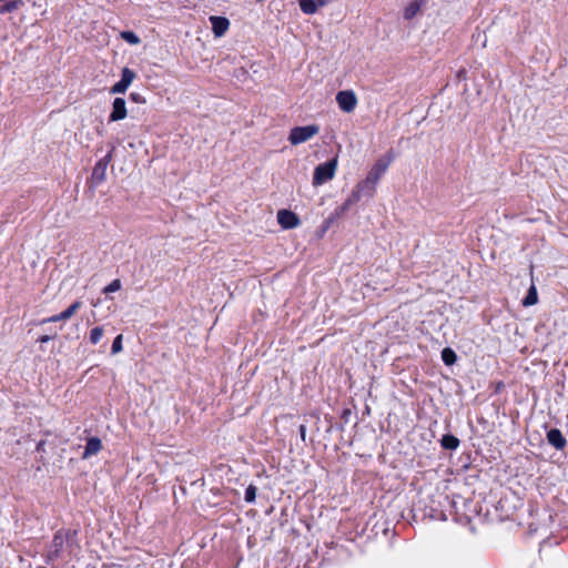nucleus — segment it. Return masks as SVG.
<instances>
[{"mask_svg":"<svg viewBox=\"0 0 568 568\" xmlns=\"http://www.w3.org/2000/svg\"><path fill=\"white\" fill-rule=\"evenodd\" d=\"M120 37L129 44L136 45L141 42V39L133 31H122Z\"/></svg>","mask_w":568,"mask_h":568,"instance_id":"4be33fe9","label":"nucleus"},{"mask_svg":"<svg viewBox=\"0 0 568 568\" xmlns=\"http://www.w3.org/2000/svg\"><path fill=\"white\" fill-rule=\"evenodd\" d=\"M277 222L284 230L295 229L300 225L298 216L288 210H280L277 212Z\"/></svg>","mask_w":568,"mask_h":568,"instance_id":"6e6552de","label":"nucleus"},{"mask_svg":"<svg viewBox=\"0 0 568 568\" xmlns=\"http://www.w3.org/2000/svg\"><path fill=\"white\" fill-rule=\"evenodd\" d=\"M102 448V442L98 437H91L88 439L82 458H89L92 455L98 454Z\"/></svg>","mask_w":568,"mask_h":568,"instance_id":"f8f14e48","label":"nucleus"},{"mask_svg":"<svg viewBox=\"0 0 568 568\" xmlns=\"http://www.w3.org/2000/svg\"><path fill=\"white\" fill-rule=\"evenodd\" d=\"M75 535L74 531H71V530H58L53 537V540L51 542V546H50V549H49V552H48V557L50 559H54V558H58L63 548H64V545L67 542H69L73 536Z\"/></svg>","mask_w":568,"mask_h":568,"instance_id":"7ed1b4c3","label":"nucleus"},{"mask_svg":"<svg viewBox=\"0 0 568 568\" xmlns=\"http://www.w3.org/2000/svg\"><path fill=\"white\" fill-rule=\"evenodd\" d=\"M442 446L445 448V449H449V450H455L458 446H459V439L457 437H455L454 435H444L442 437Z\"/></svg>","mask_w":568,"mask_h":568,"instance_id":"f3484780","label":"nucleus"},{"mask_svg":"<svg viewBox=\"0 0 568 568\" xmlns=\"http://www.w3.org/2000/svg\"><path fill=\"white\" fill-rule=\"evenodd\" d=\"M256 498V487L254 485H250L245 490L244 499L247 503H253Z\"/></svg>","mask_w":568,"mask_h":568,"instance_id":"5701e85b","label":"nucleus"},{"mask_svg":"<svg viewBox=\"0 0 568 568\" xmlns=\"http://www.w3.org/2000/svg\"><path fill=\"white\" fill-rule=\"evenodd\" d=\"M130 99L134 102H138V103H143L145 102V100L139 94V93H135V92H132L130 94Z\"/></svg>","mask_w":568,"mask_h":568,"instance_id":"cd10ccee","label":"nucleus"},{"mask_svg":"<svg viewBox=\"0 0 568 568\" xmlns=\"http://www.w3.org/2000/svg\"><path fill=\"white\" fill-rule=\"evenodd\" d=\"M136 74L133 70L129 68H123L121 73V80L113 84L110 89L111 94H120L125 93L128 88L134 81Z\"/></svg>","mask_w":568,"mask_h":568,"instance_id":"423d86ee","label":"nucleus"},{"mask_svg":"<svg viewBox=\"0 0 568 568\" xmlns=\"http://www.w3.org/2000/svg\"><path fill=\"white\" fill-rule=\"evenodd\" d=\"M106 169H108V165L104 164V162H101L100 160L97 162V164L94 165L93 168V171H92V179L97 182V183H101L105 180V175H106Z\"/></svg>","mask_w":568,"mask_h":568,"instance_id":"4468645a","label":"nucleus"},{"mask_svg":"<svg viewBox=\"0 0 568 568\" xmlns=\"http://www.w3.org/2000/svg\"><path fill=\"white\" fill-rule=\"evenodd\" d=\"M336 102L343 112L351 113L357 106L358 100L353 90H343L336 94Z\"/></svg>","mask_w":568,"mask_h":568,"instance_id":"39448f33","label":"nucleus"},{"mask_svg":"<svg viewBox=\"0 0 568 568\" xmlns=\"http://www.w3.org/2000/svg\"><path fill=\"white\" fill-rule=\"evenodd\" d=\"M442 359L446 365H453L457 361L456 353L452 348H444L442 352Z\"/></svg>","mask_w":568,"mask_h":568,"instance_id":"412c9836","label":"nucleus"},{"mask_svg":"<svg viewBox=\"0 0 568 568\" xmlns=\"http://www.w3.org/2000/svg\"><path fill=\"white\" fill-rule=\"evenodd\" d=\"M355 202H351V197L348 196L345 202L339 205L338 207L335 209V211L332 213V215L328 217L327 222L331 223L333 222L334 220L336 219H339L341 216H343L347 211L348 209L354 205Z\"/></svg>","mask_w":568,"mask_h":568,"instance_id":"2eb2a0df","label":"nucleus"},{"mask_svg":"<svg viewBox=\"0 0 568 568\" xmlns=\"http://www.w3.org/2000/svg\"><path fill=\"white\" fill-rule=\"evenodd\" d=\"M210 22L216 38L223 37L230 28V21L224 17L211 16Z\"/></svg>","mask_w":568,"mask_h":568,"instance_id":"9d476101","label":"nucleus"},{"mask_svg":"<svg viewBox=\"0 0 568 568\" xmlns=\"http://www.w3.org/2000/svg\"><path fill=\"white\" fill-rule=\"evenodd\" d=\"M538 302V294H537V288L536 286L532 284L528 292H527V295L526 297L524 298L523 301V305L524 306H532L535 305L536 303Z\"/></svg>","mask_w":568,"mask_h":568,"instance_id":"a211bd4d","label":"nucleus"},{"mask_svg":"<svg viewBox=\"0 0 568 568\" xmlns=\"http://www.w3.org/2000/svg\"><path fill=\"white\" fill-rule=\"evenodd\" d=\"M82 306V302L81 301H75L74 303H72L67 310H64L62 313V317L63 320H69L71 318L78 310H80Z\"/></svg>","mask_w":568,"mask_h":568,"instance_id":"aec40b11","label":"nucleus"},{"mask_svg":"<svg viewBox=\"0 0 568 568\" xmlns=\"http://www.w3.org/2000/svg\"><path fill=\"white\" fill-rule=\"evenodd\" d=\"M318 132L320 126L316 124L295 126L290 131L288 141L292 145H298L313 139Z\"/></svg>","mask_w":568,"mask_h":568,"instance_id":"f03ea898","label":"nucleus"},{"mask_svg":"<svg viewBox=\"0 0 568 568\" xmlns=\"http://www.w3.org/2000/svg\"><path fill=\"white\" fill-rule=\"evenodd\" d=\"M337 165H338L337 156L333 158L332 160H329L325 163L318 164L314 169L313 182H312L313 185L320 186V185L331 181L335 176Z\"/></svg>","mask_w":568,"mask_h":568,"instance_id":"f257e3e1","label":"nucleus"},{"mask_svg":"<svg viewBox=\"0 0 568 568\" xmlns=\"http://www.w3.org/2000/svg\"><path fill=\"white\" fill-rule=\"evenodd\" d=\"M547 440L556 449H562L566 446V439L557 428H552L547 433Z\"/></svg>","mask_w":568,"mask_h":568,"instance_id":"9b49d317","label":"nucleus"},{"mask_svg":"<svg viewBox=\"0 0 568 568\" xmlns=\"http://www.w3.org/2000/svg\"><path fill=\"white\" fill-rule=\"evenodd\" d=\"M113 151H114V146L109 151V153L100 159L101 162H104V164L109 165V163L112 161V158H113Z\"/></svg>","mask_w":568,"mask_h":568,"instance_id":"bb28decb","label":"nucleus"},{"mask_svg":"<svg viewBox=\"0 0 568 568\" xmlns=\"http://www.w3.org/2000/svg\"><path fill=\"white\" fill-rule=\"evenodd\" d=\"M23 6V0H6V2L0 6V14L13 12Z\"/></svg>","mask_w":568,"mask_h":568,"instance_id":"dca6fc26","label":"nucleus"},{"mask_svg":"<svg viewBox=\"0 0 568 568\" xmlns=\"http://www.w3.org/2000/svg\"><path fill=\"white\" fill-rule=\"evenodd\" d=\"M60 321H64L62 317V313L44 318L42 323H55Z\"/></svg>","mask_w":568,"mask_h":568,"instance_id":"a878e982","label":"nucleus"},{"mask_svg":"<svg viewBox=\"0 0 568 568\" xmlns=\"http://www.w3.org/2000/svg\"><path fill=\"white\" fill-rule=\"evenodd\" d=\"M126 103L123 98H115L112 103V111L109 115L110 122L121 121L126 118Z\"/></svg>","mask_w":568,"mask_h":568,"instance_id":"1a4fd4ad","label":"nucleus"},{"mask_svg":"<svg viewBox=\"0 0 568 568\" xmlns=\"http://www.w3.org/2000/svg\"><path fill=\"white\" fill-rule=\"evenodd\" d=\"M376 186L377 185L375 183L366 178L359 181L348 195L351 197V202L357 203L362 197H373L376 192Z\"/></svg>","mask_w":568,"mask_h":568,"instance_id":"20e7f679","label":"nucleus"},{"mask_svg":"<svg viewBox=\"0 0 568 568\" xmlns=\"http://www.w3.org/2000/svg\"><path fill=\"white\" fill-rule=\"evenodd\" d=\"M121 290V281L120 280H113L109 285H106L103 288L104 293H113Z\"/></svg>","mask_w":568,"mask_h":568,"instance_id":"b1692460","label":"nucleus"},{"mask_svg":"<svg viewBox=\"0 0 568 568\" xmlns=\"http://www.w3.org/2000/svg\"><path fill=\"white\" fill-rule=\"evenodd\" d=\"M104 329L102 326L93 327L90 331L89 339L92 345H97L103 337Z\"/></svg>","mask_w":568,"mask_h":568,"instance_id":"6ab92c4d","label":"nucleus"},{"mask_svg":"<svg viewBox=\"0 0 568 568\" xmlns=\"http://www.w3.org/2000/svg\"><path fill=\"white\" fill-rule=\"evenodd\" d=\"M390 164V159L386 160L384 158L378 159L374 165L371 168L366 179L371 180L376 185L378 184L381 178L386 173L388 166Z\"/></svg>","mask_w":568,"mask_h":568,"instance_id":"0eeeda50","label":"nucleus"},{"mask_svg":"<svg viewBox=\"0 0 568 568\" xmlns=\"http://www.w3.org/2000/svg\"><path fill=\"white\" fill-rule=\"evenodd\" d=\"M300 435H301L302 439L304 440L305 435H306V426L305 425L300 426Z\"/></svg>","mask_w":568,"mask_h":568,"instance_id":"c85d7f7f","label":"nucleus"},{"mask_svg":"<svg viewBox=\"0 0 568 568\" xmlns=\"http://www.w3.org/2000/svg\"><path fill=\"white\" fill-rule=\"evenodd\" d=\"M122 348H123L122 335H118L112 343L111 352H112V354H118L122 351Z\"/></svg>","mask_w":568,"mask_h":568,"instance_id":"393cba45","label":"nucleus"},{"mask_svg":"<svg viewBox=\"0 0 568 568\" xmlns=\"http://www.w3.org/2000/svg\"><path fill=\"white\" fill-rule=\"evenodd\" d=\"M48 341H49V336H42V337L40 338V342H42V343H45V342H48Z\"/></svg>","mask_w":568,"mask_h":568,"instance_id":"c756f323","label":"nucleus"},{"mask_svg":"<svg viewBox=\"0 0 568 568\" xmlns=\"http://www.w3.org/2000/svg\"><path fill=\"white\" fill-rule=\"evenodd\" d=\"M422 6H423L422 0H414V1L409 2L403 11L404 19L412 20L413 18H415L419 13Z\"/></svg>","mask_w":568,"mask_h":568,"instance_id":"ddd939ff","label":"nucleus"}]
</instances>
